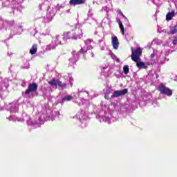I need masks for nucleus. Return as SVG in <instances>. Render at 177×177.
Segmentation results:
<instances>
[{
    "label": "nucleus",
    "mask_w": 177,
    "mask_h": 177,
    "mask_svg": "<svg viewBox=\"0 0 177 177\" xmlns=\"http://www.w3.org/2000/svg\"><path fill=\"white\" fill-rule=\"evenodd\" d=\"M66 5L64 3L57 4L55 7V10H60V9H64Z\"/></svg>",
    "instance_id": "473e14b6"
},
{
    "label": "nucleus",
    "mask_w": 177,
    "mask_h": 177,
    "mask_svg": "<svg viewBox=\"0 0 177 177\" xmlns=\"http://www.w3.org/2000/svg\"><path fill=\"white\" fill-rule=\"evenodd\" d=\"M104 97H105V99H107L108 100L109 99V95H105Z\"/></svg>",
    "instance_id": "c03bdc74"
},
{
    "label": "nucleus",
    "mask_w": 177,
    "mask_h": 177,
    "mask_svg": "<svg viewBox=\"0 0 177 177\" xmlns=\"http://www.w3.org/2000/svg\"><path fill=\"white\" fill-rule=\"evenodd\" d=\"M158 91L162 94V95H166V96L171 97L172 96V90H171L169 88L165 86V84L160 83L158 86Z\"/></svg>",
    "instance_id": "6e6552de"
},
{
    "label": "nucleus",
    "mask_w": 177,
    "mask_h": 177,
    "mask_svg": "<svg viewBox=\"0 0 177 177\" xmlns=\"http://www.w3.org/2000/svg\"><path fill=\"white\" fill-rule=\"evenodd\" d=\"M91 56L92 57H95V54H93V53H91Z\"/></svg>",
    "instance_id": "49530a36"
},
{
    "label": "nucleus",
    "mask_w": 177,
    "mask_h": 177,
    "mask_svg": "<svg viewBox=\"0 0 177 177\" xmlns=\"http://www.w3.org/2000/svg\"><path fill=\"white\" fill-rule=\"evenodd\" d=\"M69 81H70V84H71V86H73V82H71V81H73V78L69 77Z\"/></svg>",
    "instance_id": "a19ab883"
},
{
    "label": "nucleus",
    "mask_w": 177,
    "mask_h": 177,
    "mask_svg": "<svg viewBox=\"0 0 177 177\" xmlns=\"http://www.w3.org/2000/svg\"><path fill=\"white\" fill-rule=\"evenodd\" d=\"M1 85H3L5 88H8L9 86V80L4 79L3 82H1Z\"/></svg>",
    "instance_id": "c756f323"
},
{
    "label": "nucleus",
    "mask_w": 177,
    "mask_h": 177,
    "mask_svg": "<svg viewBox=\"0 0 177 177\" xmlns=\"http://www.w3.org/2000/svg\"><path fill=\"white\" fill-rule=\"evenodd\" d=\"M25 63H26V65L25 66H22L21 68L28 70V68H30V63L28 61H26Z\"/></svg>",
    "instance_id": "e433bc0d"
},
{
    "label": "nucleus",
    "mask_w": 177,
    "mask_h": 177,
    "mask_svg": "<svg viewBox=\"0 0 177 177\" xmlns=\"http://www.w3.org/2000/svg\"><path fill=\"white\" fill-rule=\"evenodd\" d=\"M131 52L134 55H137L138 56H140L142 55V48H138L136 49L131 48Z\"/></svg>",
    "instance_id": "5701e85b"
},
{
    "label": "nucleus",
    "mask_w": 177,
    "mask_h": 177,
    "mask_svg": "<svg viewBox=\"0 0 177 177\" xmlns=\"http://www.w3.org/2000/svg\"><path fill=\"white\" fill-rule=\"evenodd\" d=\"M64 39H65V42H67V39H75L77 40L80 38H82V33L76 34L74 31L65 32L63 34Z\"/></svg>",
    "instance_id": "423d86ee"
},
{
    "label": "nucleus",
    "mask_w": 177,
    "mask_h": 177,
    "mask_svg": "<svg viewBox=\"0 0 177 177\" xmlns=\"http://www.w3.org/2000/svg\"><path fill=\"white\" fill-rule=\"evenodd\" d=\"M96 115L97 120H99L100 122H106V124H111L113 120V116L111 113H107L103 110H101L100 112H97Z\"/></svg>",
    "instance_id": "f03ea898"
},
{
    "label": "nucleus",
    "mask_w": 177,
    "mask_h": 177,
    "mask_svg": "<svg viewBox=\"0 0 177 177\" xmlns=\"http://www.w3.org/2000/svg\"><path fill=\"white\" fill-rule=\"evenodd\" d=\"M70 100H73V96L71 95H66L62 99V102H68Z\"/></svg>",
    "instance_id": "2f4dec72"
},
{
    "label": "nucleus",
    "mask_w": 177,
    "mask_h": 177,
    "mask_svg": "<svg viewBox=\"0 0 177 177\" xmlns=\"http://www.w3.org/2000/svg\"><path fill=\"white\" fill-rule=\"evenodd\" d=\"M172 44H173L174 45H176V44H177V39H176V38H174V40H173V41H172Z\"/></svg>",
    "instance_id": "ea45409f"
},
{
    "label": "nucleus",
    "mask_w": 177,
    "mask_h": 177,
    "mask_svg": "<svg viewBox=\"0 0 177 177\" xmlns=\"http://www.w3.org/2000/svg\"><path fill=\"white\" fill-rule=\"evenodd\" d=\"M53 42L57 46V45H64V44H66V40L64 37L62 36H56L53 39Z\"/></svg>",
    "instance_id": "ddd939ff"
},
{
    "label": "nucleus",
    "mask_w": 177,
    "mask_h": 177,
    "mask_svg": "<svg viewBox=\"0 0 177 177\" xmlns=\"http://www.w3.org/2000/svg\"><path fill=\"white\" fill-rule=\"evenodd\" d=\"M93 16V14H92L91 12H88V17H92Z\"/></svg>",
    "instance_id": "37998d69"
},
{
    "label": "nucleus",
    "mask_w": 177,
    "mask_h": 177,
    "mask_svg": "<svg viewBox=\"0 0 177 177\" xmlns=\"http://www.w3.org/2000/svg\"><path fill=\"white\" fill-rule=\"evenodd\" d=\"M111 57L113 59V60H115V62H117V63H121V61L119 59L118 57H117V56H115V55L112 54L111 55Z\"/></svg>",
    "instance_id": "f704fd0d"
},
{
    "label": "nucleus",
    "mask_w": 177,
    "mask_h": 177,
    "mask_svg": "<svg viewBox=\"0 0 177 177\" xmlns=\"http://www.w3.org/2000/svg\"><path fill=\"white\" fill-rule=\"evenodd\" d=\"M0 91H2V86H0Z\"/></svg>",
    "instance_id": "09e8293b"
},
{
    "label": "nucleus",
    "mask_w": 177,
    "mask_h": 177,
    "mask_svg": "<svg viewBox=\"0 0 177 177\" xmlns=\"http://www.w3.org/2000/svg\"><path fill=\"white\" fill-rule=\"evenodd\" d=\"M170 32L171 34H176L177 32V26H175L174 27L171 28L170 30Z\"/></svg>",
    "instance_id": "c9c22d12"
},
{
    "label": "nucleus",
    "mask_w": 177,
    "mask_h": 177,
    "mask_svg": "<svg viewBox=\"0 0 177 177\" xmlns=\"http://www.w3.org/2000/svg\"><path fill=\"white\" fill-rule=\"evenodd\" d=\"M111 44H112V46L113 48V49H115V50H117V49H118V47L120 46V42L118 41V38L117 37V36H113L111 37Z\"/></svg>",
    "instance_id": "dca6fc26"
},
{
    "label": "nucleus",
    "mask_w": 177,
    "mask_h": 177,
    "mask_svg": "<svg viewBox=\"0 0 177 177\" xmlns=\"http://www.w3.org/2000/svg\"><path fill=\"white\" fill-rule=\"evenodd\" d=\"M59 81V80L57 79L53 78L51 80L48 81V84L50 86H57Z\"/></svg>",
    "instance_id": "aec40b11"
},
{
    "label": "nucleus",
    "mask_w": 177,
    "mask_h": 177,
    "mask_svg": "<svg viewBox=\"0 0 177 177\" xmlns=\"http://www.w3.org/2000/svg\"><path fill=\"white\" fill-rule=\"evenodd\" d=\"M15 24V21H6L3 22L4 27H12Z\"/></svg>",
    "instance_id": "bb28decb"
},
{
    "label": "nucleus",
    "mask_w": 177,
    "mask_h": 177,
    "mask_svg": "<svg viewBox=\"0 0 177 177\" xmlns=\"http://www.w3.org/2000/svg\"><path fill=\"white\" fill-rule=\"evenodd\" d=\"M56 44L55 42H53V40H52L51 44L46 46V50H52L53 49H56Z\"/></svg>",
    "instance_id": "412c9836"
},
{
    "label": "nucleus",
    "mask_w": 177,
    "mask_h": 177,
    "mask_svg": "<svg viewBox=\"0 0 177 177\" xmlns=\"http://www.w3.org/2000/svg\"><path fill=\"white\" fill-rule=\"evenodd\" d=\"M38 49V46L37 44H33L32 48L30 50V55H35L37 53V50Z\"/></svg>",
    "instance_id": "b1692460"
},
{
    "label": "nucleus",
    "mask_w": 177,
    "mask_h": 177,
    "mask_svg": "<svg viewBox=\"0 0 177 177\" xmlns=\"http://www.w3.org/2000/svg\"><path fill=\"white\" fill-rule=\"evenodd\" d=\"M19 6V0H3L1 8H11L12 9H17Z\"/></svg>",
    "instance_id": "39448f33"
},
{
    "label": "nucleus",
    "mask_w": 177,
    "mask_h": 177,
    "mask_svg": "<svg viewBox=\"0 0 177 177\" xmlns=\"http://www.w3.org/2000/svg\"><path fill=\"white\" fill-rule=\"evenodd\" d=\"M88 0H70L69 5L75 6L77 5H84Z\"/></svg>",
    "instance_id": "f3484780"
},
{
    "label": "nucleus",
    "mask_w": 177,
    "mask_h": 177,
    "mask_svg": "<svg viewBox=\"0 0 177 177\" xmlns=\"http://www.w3.org/2000/svg\"><path fill=\"white\" fill-rule=\"evenodd\" d=\"M165 64V61L160 62V64Z\"/></svg>",
    "instance_id": "de8ad7c7"
},
{
    "label": "nucleus",
    "mask_w": 177,
    "mask_h": 177,
    "mask_svg": "<svg viewBox=\"0 0 177 177\" xmlns=\"http://www.w3.org/2000/svg\"><path fill=\"white\" fill-rule=\"evenodd\" d=\"M78 97L80 100V101L82 102V104H79V106H81L82 104H84L85 103V102L86 103H89V101L84 99V97H86L88 96H89V93L86 91H79L78 92Z\"/></svg>",
    "instance_id": "9b49d317"
},
{
    "label": "nucleus",
    "mask_w": 177,
    "mask_h": 177,
    "mask_svg": "<svg viewBox=\"0 0 177 177\" xmlns=\"http://www.w3.org/2000/svg\"><path fill=\"white\" fill-rule=\"evenodd\" d=\"M155 42H156V45H161V44H162V41H161L158 39H156Z\"/></svg>",
    "instance_id": "4c0bfd02"
},
{
    "label": "nucleus",
    "mask_w": 177,
    "mask_h": 177,
    "mask_svg": "<svg viewBox=\"0 0 177 177\" xmlns=\"http://www.w3.org/2000/svg\"><path fill=\"white\" fill-rule=\"evenodd\" d=\"M119 27L120 28L122 35H124V34H125V30L124 29V25L122 24V22L120 19H119Z\"/></svg>",
    "instance_id": "c85d7f7f"
},
{
    "label": "nucleus",
    "mask_w": 177,
    "mask_h": 177,
    "mask_svg": "<svg viewBox=\"0 0 177 177\" xmlns=\"http://www.w3.org/2000/svg\"><path fill=\"white\" fill-rule=\"evenodd\" d=\"M80 57V54L75 51L73 52V57L69 59L70 66H73V64H75L78 61V58Z\"/></svg>",
    "instance_id": "4468645a"
},
{
    "label": "nucleus",
    "mask_w": 177,
    "mask_h": 177,
    "mask_svg": "<svg viewBox=\"0 0 177 177\" xmlns=\"http://www.w3.org/2000/svg\"><path fill=\"white\" fill-rule=\"evenodd\" d=\"M37 89H38V84L36 83L29 84L28 89H26L25 93H23L24 97H28L30 93H32V92H37Z\"/></svg>",
    "instance_id": "1a4fd4ad"
},
{
    "label": "nucleus",
    "mask_w": 177,
    "mask_h": 177,
    "mask_svg": "<svg viewBox=\"0 0 177 177\" xmlns=\"http://www.w3.org/2000/svg\"><path fill=\"white\" fill-rule=\"evenodd\" d=\"M41 5H39V9H41Z\"/></svg>",
    "instance_id": "3c124183"
},
{
    "label": "nucleus",
    "mask_w": 177,
    "mask_h": 177,
    "mask_svg": "<svg viewBox=\"0 0 177 177\" xmlns=\"http://www.w3.org/2000/svg\"><path fill=\"white\" fill-rule=\"evenodd\" d=\"M66 12L68 13L70 12V10H66Z\"/></svg>",
    "instance_id": "8fccbe9b"
},
{
    "label": "nucleus",
    "mask_w": 177,
    "mask_h": 177,
    "mask_svg": "<svg viewBox=\"0 0 177 177\" xmlns=\"http://www.w3.org/2000/svg\"><path fill=\"white\" fill-rule=\"evenodd\" d=\"M99 42H102V40H100Z\"/></svg>",
    "instance_id": "603ef678"
},
{
    "label": "nucleus",
    "mask_w": 177,
    "mask_h": 177,
    "mask_svg": "<svg viewBox=\"0 0 177 177\" xmlns=\"http://www.w3.org/2000/svg\"><path fill=\"white\" fill-rule=\"evenodd\" d=\"M175 16V11L169 12L166 15V20L167 21H169L172 20V17Z\"/></svg>",
    "instance_id": "4be33fe9"
},
{
    "label": "nucleus",
    "mask_w": 177,
    "mask_h": 177,
    "mask_svg": "<svg viewBox=\"0 0 177 177\" xmlns=\"http://www.w3.org/2000/svg\"><path fill=\"white\" fill-rule=\"evenodd\" d=\"M68 85V84L63 83L59 80L57 86H59V89H60V91H63V89H67Z\"/></svg>",
    "instance_id": "6ab92c4d"
},
{
    "label": "nucleus",
    "mask_w": 177,
    "mask_h": 177,
    "mask_svg": "<svg viewBox=\"0 0 177 177\" xmlns=\"http://www.w3.org/2000/svg\"><path fill=\"white\" fill-rule=\"evenodd\" d=\"M55 15H56V10H55V8L50 7L47 12V19L52 20L55 17Z\"/></svg>",
    "instance_id": "a211bd4d"
},
{
    "label": "nucleus",
    "mask_w": 177,
    "mask_h": 177,
    "mask_svg": "<svg viewBox=\"0 0 177 177\" xmlns=\"http://www.w3.org/2000/svg\"><path fill=\"white\" fill-rule=\"evenodd\" d=\"M21 85H22L23 86H26V82H22Z\"/></svg>",
    "instance_id": "a18cd8bd"
},
{
    "label": "nucleus",
    "mask_w": 177,
    "mask_h": 177,
    "mask_svg": "<svg viewBox=\"0 0 177 177\" xmlns=\"http://www.w3.org/2000/svg\"><path fill=\"white\" fill-rule=\"evenodd\" d=\"M117 13H118V15H120L121 16H122V17H124V19H127V17H125V15H124V14L122 13V12L120 11V10H118Z\"/></svg>",
    "instance_id": "58836bf2"
},
{
    "label": "nucleus",
    "mask_w": 177,
    "mask_h": 177,
    "mask_svg": "<svg viewBox=\"0 0 177 177\" xmlns=\"http://www.w3.org/2000/svg\"><path fill=\"white\" fill-rule=\"evenodd\" d=\"M131 59H132V60H133V62H136V63H138V62H139V59H140V56H139L136 54H133L132 53Z\"/></svg>",
    "instance_id": "cd10ccee"
},
{
    "label": "nucleus",
    "mask_w": 177,
    "mask_h": 177,
    "mask_svg": "<svg viewBox=\"0 0 177 177\" xmlns=\"http://www.w3.org/2000/svg\"><path fill=\"white\" fill-rule=\"evenodd\" d=\"M84 44L85 46L81 48V50L79 51V53H86V52H88V50L93 49V45L95 44L93 40L91 39H87L84 41Z\"/></svg>",
    "instance_id": "0eeeda50"
},
{
    "label": "nucleus",
    "mask_w": 177,
    "mask_h": 177,
    "mask_svg": "<svg viewBox=\"0 0 177 177\" xmlns=\"http://www.w3.org/2000/svg\"><path fill=\"white\" fill-rule=\"evenodd\" d=\"M37 120L32 121L31 119L27 120L28 125L30 127H33V128H38L39 127V124H42L45 122V114L42 113L41 115H37Z\"/></svg>",
    "instance_id": "20e7f679"
},
{
    "label": "nucleus",
    "mask_w": 177,
    "mask_h": 177,
    "mask_svg": "<svg viewBox=\"0 0 177 177\" xmlns=\"http://www.w3.org/2000/svg\"><path fill=\"white\" fill-rule=\"evenodd\" d=\"M156 52L157 56H161V53H162V50L160 51V50H153V53L151 55V59H153V57L156 56Z\"/></svg>",
    "instance_id": "a878e982"
},
{
    "label": "nucleus",
    "mask_w": 177,
    "mask_h": 177,
    "mask_svg": "<svg viewBox=\"0 0 177 177\" xmlns=\"http://www.w3.org/2000/svg\"><path fill=\"white\" fill-rule=\"evenodd\" d=\"M23 32V25L19 24L18 28L16 30H11L10 35L13 37V35H20Z\"/></svg>",
    "instance_id": "2eb2a0df"
},
{
    "label": "nucleus",
    "mask_w": 177,
    "mask_h": 177,
    "mask_svg": "<svg viewBox=\"0 0 177 177\" xmlns=\"http://www.w3.org/2000/svg\"><path fill=\"white\" fill-rule=\"evenodd\" d=\"M123 73L124 74H128V73H129V66L128 65H125L123 67Z\"/></svg>",
    "instance_id": "72a5a7b5"
},
{
    "label": "nucleus",
    "mask_w": 177,
    "mask_h": 177,
    "mask_svg": "<svg viewBox=\"0 0 177 177\" xmlns=\"http://www.w3.org/2000/svg\"><path fill=\"white\" fill-rule=\"evenodd\" d=\"M113 10V8H109L107 6H104L101 9V12H106V16H109V13Z\"/></svg>",
    "instance_id": "393cba45"
},
{
    "label": "nucleus",
    "mask_w": 177,
    "mask_h": 177,
    "mask_svg": "<svg viewBox=\"0 0 177 177\" xmlns=\"http://www.w3.org/2000/svg\"><path fill=\"white\" fill-rule=\"evenodd\" d=\"M19 106H20V104L15 101L5 105L4 107L6 110L10 111V115L7 117V120L9 121H18L20 122L24 121V118L17 117V113H19Z\"/></svg>",
    "instance_id": "f257e3e1"
},
{
    "label": "nucleus",
    "mask_w": 177,
    "mask_h": 177,
    "mask_svg": "<svg viewBox=\"0 0 177 177\" xmlns=\"http://www.w3.org/2000/svg\"><path fill=\"white\" fill-rule=\"evenodd\" d=\"M152 104L154 106V107H156V106H158V104L157 101H155V102H153Z\"/></svg>",
    "instance_id": "79ce46f5"
},
{
    "label": "nucleus",
    "mask_w": 177,
    "mask_h": 177,
    "mask_svg": "<svg viewBox=\"0 0 177 177\" xmlns=\"http://www.w3.org/2000/svg\"><path fill=\"white\" fill-rule=\"evenodd\" d=\"M127 93H128V88L115 91H113V94L111 95V99L114 97H120V96H124V95H127Z\"/></svg>",
    "instance_id": "f8f14e48"
},
{
    "label": "nucleus",
    "mask_w": 177,
    "mask_h": 177,
    "mask_svg": "<svg viewBox=\"0 0 177 177\" xmlns=\"http://www.w3.org/2000/svg\"><path fill=\"white\" fill-rule=\"evenodd\" d=\"M137 67H138V68H147L146 65L142 62H137Z\"/></svg>",
    "instance_id": "7c9ffc66"
},
{
    "label": "nucleus",
    "mask_w": 177,
    "mask_h": 177,
    "mask_svg": "<svg viewBox=\"0 0 177 177\" xmlns=\"http://www.w3.org/2000/svg\"><path fill=\"white\" fill-rule=\"evenodd\" d=\"M46 113L48 115L47 116L45 115L44 121H47V120H52V121H53V120H55L56 117H58L59 115H60V113H59V112L55 111H51L50 110H48L46 111Z\"/></svg>",
    "instance_id": "9d476101"
},
{
    "label": "nucleus",
    "mask_w": 177,
    "mask_h": 177,
    "mask_svg": "<svg viewBox=\"0 0 177 177\" xmlns=\"http://www.w3.org/2000/svg\"><path fill=\"white\" fill-rule=\"evenodd\" d=\"M75 118H76V120H79L81 127L86 128V125L88 124V116L84 111L78 112Z\"/></svg>",
    "instance_id": "7ed1b4c3"
}]
</instances>
